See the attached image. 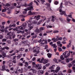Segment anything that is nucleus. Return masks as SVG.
Instances as JSON below:
<instances>
[{"label": "nucleus", "mask_w": 75, "mask_h": 75, "mask_svg": "<svg viewBox=\"0 0 75 75\" xmlns=\"http://www.w3.org/2000/svg\"><path fill=\"white\" fill-rule=\"evenodd\" d=\"M75 60H74V61H73L72 62V64L73 65H74V64H75Z\"/></svg>", "instance_id": "nucleus-59"}, {"label": "nucleus", "mask_w": 75, "mask_h": 75, "mask_svg": "<svg viewBox=\"0 0 75 75\" xmlns=\"http://www.w3.org/2000/svg\"><path fill=\"white\" fill-rule=\"evenodd\" d=\"M68 66H69V68H71L72 67V64L71 63H69L68 64Z\"/></svg>", "instance_id": "nucleus-32"}, {"label": "nucleus", "mask_w": 75, "mask_h": 75, "mask_svg": "<svg viewBox=\"0 0 75 75\" xmlns=\"http://www.w3.org/2000/svg\"><path fill=\"white\" fill-rule=\"evenodd\" d=\"M16 55V52H14L13 53L11 54V56H13V55Z\"/></svg>", "instance_id": "nucleus-64"}, {"label": "nucleus", "mask_w": 75, "mask_h": 75, "mask_svg": "<svg viewBox=\"0 0 75 75\" xmlns=\"http://www.w3.org/2000/svg\"><path fill=\"white\" fill-rule=\"evenodd\" d=\"M50 64L49 63H47V64H45V66L46 67H48V66H49V65H50Z\"/></svg>", "instance_id": "nucleus-62"}, {"label": "nucleus", "mask_w": 75, "mask_h": 75, "mask_svg": "<svg viewBox=\"0 0 75 75\" xmlns=\"http://www.w3.org/2000/svg\"><path fill=\"white\" fill-rule=\"evenodd\" d=\"M18 64V65H19V66H23V64L21 63H19Z\"/></svg>", "instance_id": "nucleus-31"}, {"label": "nucleus", "mask_w": 75, "mask_h": 75, "mask_svg": "<svg viewBox=\"0 0 75 75\" xmlns=\"http://www.w3.org/2000/svg\"><path fill=\"white\" fill-rule=\"evenodd\" d=\"M66 62L67 63L69 62V58H68L65 59Z\"/></svg>", "instance_id": "nucleus-24"}, {"label": "nucleus", "mask_w": 75, "mask_h": 75, "mask_svg": "<svg viewBox=\"0 0 75 75\" xmlns=\"http://www.w3.org/2000/svg\"><path fill=\"white\" fill-rule=\"evenodd\" d=\"M7 35H8L9 37H11V32H8L7 34Z\"/></svg>", "instance_id": "nucleus-45"}, {"label": "nucleus", "mask_w": 75, "mask_h": 75, "mask_svg": "<svg viewBox=\"0 0 75 75\" xmlns=\"http://www.w3.org/2000/svg\"><path fill=\"white\" fill-rule=\"evenodd\" d=\"M19 16L21 18H24V17H25V16H23V15H20Z\"/></svg>", "instance_id": "nucleus-34"}, {"label": "nucleus", "mask_w": 75, "mask_h": 75, "mask_svg": "<svg viewBox=\"0 0 75 75\" xmlns=\"http://www.w3.org/2000/svg\"><path fill=\"white\" fill-rule=\"evenodd\" d=\"M64 57L65 58H67L69 57L67 55H64Z\"/></svg>", "instance_id": "nucleus-48"}, {"label": "nucleus", "mask_w": 75, "mask_h": 75, "mask_svg": "<svg viewBox=\"0 0 75 75\" xmlns=\"http://www.w3.org/2000/svg\"><path fill=\"white\" fill-rule=\"evenodd\" d=\"M69 53H68L67 54V55L69 57L70 56V53L71 52V51L69 50Z\"/></svg>", "instance_id": "nucleus-38"}, {"label": "nucleus", "mask_w": 75, "mask_h": 75, "mask_svg": "<svg viewBox=\"0 0 75 75\" xmlns=\"http://www.w3.org/2000/svg\"><path fill=\"white\" fill-rule=\"evenodd\" d=\"M34 19H35V17L34 18H33L32 17H31L30 18V21H32L33 20H34Z\"/></svg>", "instance_id": "nucleus-35"}, {"label": "nucleus", "mask_w": 75, "mask_h": 75, "mask_svg": "<svg viewBox=\"0 0 75 75\" xmlns=\"http://www.w3.org/2000/svg\"><path fill=\"white\" fill-rule=\"evenodd\" d=\"M12 25V27H16V24H13Z\"/></svg>", "instance_id": "nucleus-56"}, {"label": "nucleus", "mask_w": 75, "mask_h": 75, "mask_svg": "<svg viewBox=\"0 0 75 75\" xmlns=\"http://www.w3.org/2000/svg\"><path fill=\"white\" fill-rule=\"evenodd\" d=\"M10 6V4L9 3L6 4V5H5V4H3V7L4 8H7V7H9Z\"/></svg>", "instance_id": "nucleus-5"}, {"label": "nucleus", "mask_w": 75, "mask_h": 75, "mask_svg": "<svg viewBox=\"0 0 75 75\" xmlns=\"http://www.w3.org/2000/svg\"><path fill=\"white\" fill-rule=\"evenodd\" d=\"M14 32H11V36H13L14 35Z\"/></svg>", "instance_id": "nucleus-30"}, {"label": "nucleus", "mask_w": 75, "mask_h": 75, "mask_svg": "<svg viewBox=\"0 0 75 75\" xmlns=\"http://www.w3.org/2000/svg\"><path fill=\"white\" fill-rule=\"evenodd\" d=\"M24 50V48H21L20 49V51H23Z\"/></svg>", "instance_id": "nucleus-33"}, {"label": "nucleus", "mask_w": 75, "mask_h": 75, "mask_svg": "<svg viewBox=\"0 0 75 75\" xmlns=\"http://www.w3.org/2000/svg\"><path fill=\"white\" fill-rule=\"evenodd\" d=\"M30 71H32L33 74H36V70L33 69H30Z\"/></svg>", "instance_id": "nucleus-13"}, {"label": "nucleus", "mask_w": 75, "mask_h": 75, "mask_svg": "<svg viewBox=\"0 0 75 75\" xmlns=\"http://www.w3.org/2000/svg\"><path fill=\"white\" fill-rule=\"evenodd\" d=\"M68 72H69V73H71V72H72V70L70 69H68Z\"/></svg>", "instance_id": "nucleus-36"}, {"label": "nucleus", "mask_w": 75, "mask_h": 75, "mask_svg": "<svg viewBox=\"0 0 75 75\" xmlns=\"http://www.w3.org/2000/svg\"><path fill=\"white\" fill-rule=\"evenodd\" d=\"M28 13L29 15H34V14H35V12L32 13L31 11H29L28 12Z\"/></svg>", "instance_id": "nucleus-16"}, {"label": "nucleus", "mask_w": 75, "mask_h": 75, "mask_svg": "<svg viewBox=\"0 0 75 75\" xmlns=\"http://www.w3.org/2000/svg\"><path fill=\"white\" fill-rule=\"evenodd\" d=\"M45 49H48V46L47 45H46L45 46Z\"/></svg>", "instance_id": "nucleus-51"}, {"label": "nucleus", "mask_w": 75, "mask_h": 75, "mask_svg": "<svg viewBox=\"0 0 75 75\" xmlns=\"http://www.w3.org/2000/svg\"><path fill=\"white\" fill-rule=\"evenodd\" d=\"M6 8H4V9L2 10V12H5V11H6Z\"/></svg>", "instance_id": "nucleus-40"}, {"label": "nucleus", "mask_w": 75, "mask_h": 75, "mask_svg": "<svg viewBox=\"0 0 75 75\" xmlns=\"http://www.w3.org/2000/svg\"><path fill=\"white\" fill-rule=\"evenodd\" d=\"M1 50H5V47H1L0 48Z\"/></svg>", "instance_id": "nucleus-57"}, {"label": "nucleus", "mask_w": 75, "mask_h": 75, "mask_svg": "<svg viewBox=\"0 0 75 75\" xmlns=\"http://www.w3.org/2000/svg\"><path fill=\"white\" fill-rule=\"evenodd\" d=\"M52 40L53 41V42H56L57 41H58V40L57 39V36L56 37V38H53L52 39Z\"/></svg>", "instance_id": "nucleus-11"}, {"label": "nucleus", "mask_w": 75, "mask_h": 75, "mask_svg": "<svg viewBox=\"0 0 75 75\" xmlns=\"http://www.w3.org/2000/svg\"><path fill=\"white\" fill-rule=\"evenodd\" d=\"M58 50L59 51H62V48H60L59 47H58Z\"/></svg>", "instance_id": "nucleus-46"}, {"label": "nucleus", "mask_w": 75, "mask_h": 75, "mask_svg": "<svg viewBox=\"0 0 75 75\" xmlns=\"http://www.w3.org/2000/svg\"><path fill=\"white\" fill-rule=\"evenodd\" d=\"M44 28H45L44 27H41L40 28V30H44Z\"/></svg>", "instance_id": "nucleus-44"}, {"label": "nucleus", "mask_w": 75, "mask_h": 75, "mask_svg": "<svg viewBox=\"0 0 75 75\" xmlns=\"http://www.w3.org/2000/svg\"><path fill=\"white\" fill-rule=\"evenodd\" d=\"M27 42V40L24 41L22 42V43L23 44H26Z\"/></svg>", "instance_id": "nucleus-37"}, {"label": "nucleus", "mask_w": 75, "mask_h": 75, "mask_svg": "<svg viewBox=\"0 0 75 75\" xmlns=\"http://www.w3.org/2000/svg\"><path fill=\"white\" fill-rule=\"evenodd\" d=\"M44 42H44V43H43L41 42V44H42V45H44V44H47V43H48V42H47V40H45Z\"/></svg>", "instance_id": "nucleus-25"}, {"label": "nucleus", "mask_w": 75, "mask_h": 75, "mask_svg": "<svg viewBox=\"0 0 75 75\" xmlns=\"http://www.w3.org/2000/svg\"><path fill=\"white\" fill-rule=\"evenodd\" d=\"M63 4L62 3V2L61 3V4L59 7V9H60L59 10V12L60 13V15H61L62 16L63 15H64V16H66V17H67V14H66V12L62 10L61 9L62 8Z\"/></svg>", "instance_id": "nucleus-2"}, {"label": "nucleus", "mask_w": 75, "mask_h": 75, "mask_svg": "<svg viewBox=\"0 0 75 75\" xmlns=\"http://www.w3.org/2000/svg\"><path fill=\"white\" fill-rule=\"evenodd\" d=\"M2 42H6V41H7V39H2Z\"/></svg>", "instance_id": "nucleus-43"}, {"label": "nucleus", "mask_w": 75, "mask_h": 75, "mask_svg": "<svg viewBox=\"0 0 75 75\" xmlns=\"http://www.w3.org/2000/svg\"><path fill=\"white\" fill-rule=\"evenodd\" d=\"M27 6V4L25 3L24 5H18V6H16V7L18 8H21V6H24V7H26Z\"/></svg>", "instance_id": "nucleus-6"}, {"label": "nucleus", "mask_w": 75, "mask_h": 75, "mask_svg": "<svg viewBox=\"0 0 75 75\" xmlns=\"http://www.w3.org/2000/svg\"><path fill=\"white\" fill-rule=\"evenodd\" d=\"M57 41H61L62 39V38L61 37H59V36H57Z\"/></svg>", "instance_id": "nucleus-19"}, {"label": "nucleus", "mask_w": 75, "mask_h": 75, "mask_svg": "<svg viewBox=\"0 0 75 75\" xmlns=\"http://www.w3.org/2000/svg\"><path fill=\"white\" fill-rule=\"evenodd\" d=\"M48 60L47 59H45L44 60V61L43 62V64H47V63H48Z\"/></svg>", "instance_id": "nucleus-14"}, {"label": "nucleus", "mask_w": 75, "mask_h": 75, "mask_svg": "<svg viewBox=\"0 0 75 75\" xmlns=\"http://www.w3.org/2000/svg\"><path fill=\"white\" fill-rule=\"evenodd\" d=\"M58 3H59L58 2H57V1H55L54 2L55 4H56V5H57V4H58Z\"/></svg>", "instance_id": "nucleus-52"}, {"label": "nucleus", "mask_w": 75, "mask_h": 75, "mask_svg": "<svg viewBox=\"0 0 75 75\" xmlns=\"http://www.w3.org/2000/svg\"><path fill=\"white\" fill-rule=\"evenodd\" d=\"M5 67V64L3 65V66L2 67V69L0 70L2 71H5V69H6V68Z\"/></svg>", "instance_id": "nucleus-12"}, {"label": "nucleus", "mask_w": 75, "mask_h": 75, "mask_svg": "<svg viewBox=\"0 0 75 75\" xmlns=\"http://www.w3.org/2000/svg\"><path fill=\"white\" fill-rule=\"evenodd\" d=\"M38 72L40 74H42L44 73V70H39L38 71Z\"/></svg>", "instance_id": "nucleus-18"}, {"label": "nucleus", "mask_w": 75, "mask_h": 75, "mask_svg": "<svg viewBox=\"0 0 75 75\" xmlns=\"http://www.w3.org/2000/svg\"><path fill=\"white\" fill-rule=\"evenodd\" d=\"M17 57L18 59H20V57H21V56H20V55H18L17 56Z\"/></svg>", "instance_id": "nucleus-58"}, {"label": "nucleus", "mask_w": 75, "mask_h": 75, "mask_svg": "<svg viewBox=\"0 0 75 75\" xmlns=\"http://www.w3.org/2000/svg\"><path fill=\"white\" fill-rule=\"evenodd\" d=\"M52 28V26L51 25H48L47 26V28Z\"/></svg>", "instance_id": "nucleus-60"}, {"label": "nucleus", "mask_w": 75, "mask_h": 75, "mask_svg": "<svg viewBox=\"0 0 75 75\" xmlns=\"http://www.w3.org/2000/svg\"><path fill=\"white\" fill-rule=\"evenodd\" d=\"M25 11H23V14H27V11H28V10H28V9H24Z\"/></svg>", "instance_id": "nucleus-15"}, {"label": "nucleus", "mask_w": 75, "mask_h": 75, "mask_svg": "<svg viewBox=\"0 0 75 75\" xmlns=\"http://www.w3.org/2000/svg\"><path fill=\"white\" fill-rule=\"evenodd\" d=\"M39 31V30L38 29L36 28L35 30V32L37 33V32H38Z\"/></svg>", "instance_id": "nucleus-50"}, {"label": "nucleus", "mask_w": 75, "mask_h": 75, "mask_svg": "<svg viewBox=\"0 0 75 75\" xmlns=\"http://www.w3.org/2000/svg\"><path fill=\"white\" fill-rule=\"evenodd\" d=\"M35 67H36V68H38V67H39V64H35Z\"/></svg>", "instance_id": "nucleus-61"}, {"label": "nucleus", "mask_w": 75, "mask_h": 75, "mask_svg": "<svg viewBox=\"0 0 75 75\" xmlns=\"http://www.w3.org/2000/svg\"><path fill=\"white\" fill-rule=\"evenodd\" d=\"M28 27H30V26L33 24V21L29 20L28 22Z\"/></svg>", "instance_id": "nucleus-7"}, {"label": "nucleus", "mask_w": 75, "mask_h": 75, "mask_svg": "<svg viewBox=\"0 0 75 75\" xmlns=\"http://www.w3.org/2000/svg\"><path fill=\"white\" fill-rule=\"evenodd\" d=\"M53 61H54V62H57V59L56 58L54 59H53Z\"/></svg>", "instance_id": "nucleus-63"}, {"label": "nucleus", "mask_w": 75, "mask_h": 75, "mask_svg": "<svg viewBox=\"0 0 75 75\" xmlns=\"http://www.w3.org/2000/svg\"><path fill=\"white\" fill-rule=\"evenodd\" d=\"M26 25H27V24L25 23H24L23 24L22 26L23 27H25Z\"/></svg>", "instance_id": "nucleus-26"}, {"label": "nucleus", "mask_w": 75, "mask_h": 75, "mask_svg": "<svg viewBox=\"0 0 75 75\" xmlns=\"http://www.w3.org/2000/svg\"><path fill=\"white\" fill-rule=\"evenodd\" d=\"M47 55L48 58H51V56H52V54L49 53H48Z\"/></svg>", "instance_id": "nucleus-17"}, {"label": "nucleus", "mask_w": 75, "mask_h": 75, "mask_svg": "<svg viewBox=\"0 0 75 75\" xmlns=\"http://www.w3.org/2000/svg\"><path fill=\"white\" fill-rule=\"evenodd\" d=\"M55 18L53 16H52V21L54 22V21H55Z\"/></svg>", "instance_id": "nucleus-22"}, {"label": "nucleus", "mask_w": 75, "mask_h": 75, "mask_svg": "<svg viewBox=\"0 0 75 75\" xmlns=\"http://www.w3.org/2000/svg\"><path fill=\"white\" fill-rule=\"evenodd\" d=\"M28 6L30 7H28L27 8V9H28V10H30V11H31L32 10H34V9L33 8L32 4H29L28 5Z\"/></svg>", "instance_id": "nucleus-3"}, {"label": "nucleus", "mask_w": 75, "mask_h": 75, "mask_svg": "<svg viewBox=\"0 0 75 75\" xmlns=\"http://www.w3.org/2000/svg\"><path fill=\"white\" fill-rule=\"evenodd\" d=\"M45 5L46 6H47V7H46V8L47 10H50H50H52V9H51V8H50V4L48 3H46Z\"/></svg>", "instance_id": "nucleus-4"}, {"label": "nucleus", "mask_w": 75, "mask_h": 75, "mask_svg": "<svg viewBox=\"0 0 75 75\" xmlns=\"http://www.w3.org/2000/svg\"><path fill=\"white\" fill-rule=\"evenodd\" d=\"M32 64H33V66L34 67H35V65H36V64H35V62H33Z\"/></svg>", "instance_id": "nucleus-54"}, {"label": "nucleus", "mask_w": 75, "mask_h": 75, "mask_svg": "<svg viewBox=\"0 0 75 75\" xmlns=\"http://www.w3.org/2000/svg\"><path fill=\"white\" fill-rule=\"evenodd\" d=\"M63 75V74H62V73H61V72H59L58 74V75Z\"/></svg>", "instance_id": "nucleus-55"}, {"label": "nucleus", "mask_w": 75, "mask_h": 75, "mask_svg": "<svg viewBox=\"0 0 75 75\" xmlns=\"http://www.w3.org/2000/svg\"><path fill=\"white\" fill-rule=\"evenodd\" d=\"M5 49L7 50H9V47L7 46H6L5 47Z\"/></svg>", "instance_id": "nucleus-39"}, {"label": "nucleus", "mask_w": 75, "mask_h": 75, "mask_svg": "<svg viewBox=\"0 0 75 75\" xmlns=\"http://www.w3.org/2000/svg\"><path fill=\"white\" fill-rule=\"evenodd\" d=\"M2 58L3 59H4V58H5V57H7V56H8V55L7 56H6V53H5L4 52L3 53H2Z\"/></svg>", "instance_id": "nucleus-8"}, {"label": "nucleus", "mask_w": 75, "mask_h": 75, "mask_svg": "<svg viewBox=\"0 0 75 75\" xmlns=\"http://www.w3.org/2000/svg\"><path fill=\"white\" fill-rule=\"evenodd\" d=\"M59 70H60V67L58 66L57 67L56 70L55 71V72L56 73H57V72H58Z\"/></svg>", "instance_id": "nucleus-10"}, {"label": "nucleus", "mask_w": 75, "mask_h": 75, "mask_svg": "<svg viewBox=\"0 0 75 75\" xmlns=\"http://www.w3.org/2000/svg\"><path fill=\"white\" fill-rule=\"evenodd\" d=\"M59 32V31H58V30H54L53 31V33H58Z\"/></svg>", "instance_id": "nucleus-41"}, {"label": "nucleus", "mask_w": 75, "mask_h": 75, "mask_svg": "<svg viewBox=\"0 0 75 75\" xmlns=\"http://www.w3.org/2000/svg\"><path fill=\"white\" fill-rule=\"evenodd\" d=\"M68 18V17L67 16V21L68 22H70V20H71V19H70L69 18Z\"/></svg>", "instance_id": "nucleus-42"}, {"label": "nucleus", "mask_w": 75, "mask_h": 75, "mask_svg": "<svg viewBox=\"0 0 75 75\" xmlns=\"http://www.w3.org/2000/svg\"><path fill=\"white\" fill-rule=\"evenodd\" d=\"M36 49L38 50V51L37 50V49H35V47H34L33 49V52H36V53H35L34 54V56H35V57H37V54H39V53H40V51L39 50H40V47H38V45L36 46Z\"/></svg>", "instance_id": "nucleus-1"}, {"label": "nucleus", "mask_w": 75, "mask_h": 75, "mask_svg": "<svg viewBox=\"0 0 75 75\" xmlns=\"http://www.w3.org/2000/svg\"><path fill=\"white\" fill-rule=\"evenodd\" d=\"M41 17V16L39 15L38 16H35V19H36L37 20H39L40 19V17Z\"/></svg>", "instance_id": "nucleus-9"}, {"label": "nucleus", "mask_w": 75, "mask_h": 75, "mask_svg": "<svg viewBox=\"0 0 75 75\" xmlns=\"http://www.w3.org/2000/svg\"><path fill=\"white\" fill-rule=\"evenodd\" d=\"M54 67H55V65H52V66L51 67L49 68V69H53L54 68Z\"/></svg>", "instance_id": "nucleus-27"}, {"label": "nucleus", "mask_w": 75, "mask_h": 75, "mask_svg": "<svg viewBox=\"0 0 75 75\" xmlns=\"http://www.w3.org/2000/svg\"><path fill=\"white\" fill-rule=\"evenodd\" d=\"M23 27L22 26L18 27V30H23Z\"/></svg>", "instance_id": "nucleus-20"}, {"label": "nucleus", "mask_w": 75, "mask_h": 75, "mask_svg": "<svg viewBox=\"0 0 75 75\" xmlns=\"http://www.w3.org/2000/svg\"><path fill=\"white\" fill-rule=\"evenodd\" d=\"M6 42H7L8 44H11V41L10 40H7L6 41Z\"/></svg>", "instance_id": "nucleus-29"}, {"label": "nucleus", "mask_w": 75, "mask_h": 75, "mask_svg": "<svg viewBox=\"0 0 75 75\" xmlns=\"http://www.w3.org/2000/svg\"><path fill=\"white\" fill-rule=\"evenodd\" d=\"M0 28H1V29H4V26L2 25H0Z\"/></svg>", "instance_id": "nucleus-23"}, {"label": "nucleus", "mask_w": 75, "mask_h": 75, "mask_svg": "<svg viewBox=\"0 0 75 75\" xmlns=\"http://www.w3.org/2000/svg\"><path fill=\"white\" fill-rule=\"evenodd\" d=\"M14 41L15 42H16V41H18V39H15L14 40Z\"/></svg>", "instance_id": "nucleus-49"}, {"label": "nucleus", "mask_w": 75, "mask_h": 75, "mask_svg": "<svg viewBox=\"0 0 75 75\" xmlns=\"http://www.w3.org/2000/svg\"><path fill=\"white\" fill-rule=\"evenodd\" d=\"M64 41H67V39L65 37H64L63 38Z\"/></svg>", "instance_id": "nucleus-47"}, {"label": "nucleus", "mask_w": 75, "mask_h": 75, "mask_svg": "<svg viewBox=\"0 0 75 75\" xmlns=\"http://www.w3.org/2000/svg\"><path fill=\"white\" fill-rule=\"evenodd\" d=\"M60 59L62 60H64V56L63 55H61L60 56Z\"/></svg>", "instance_id": "nucleus-28"}, {"label": "nucleus", "mask_w": 75, "mask_h": 75, "mask_svg": "<svg viewBox=\"0 0 75 75\" xmlns=\"http://www.w3.org/2000/svg\"><path fill=\"white\" fill-rule=\"evenodd\" d=\"M52 47H53L54 48H56L57 46L56 45V44L54 43V44H53L52 45Z\"/></svg>", "instance_id": "nucleus-21"}, {"label": "nucleus", "mask_w": 75, "mask_h": 75, "mask_svg": "<svg viewBox=\"0 0 75 75\" xmlns=\"http://www.w3.org/2000/svg\"><path fill=\"white\" fill-rule=\"evenodd\" d=\"M5 71H6L7 72H10V70L7 69H5Z\"/></svg>", "instance_id": "nucleus-53"}]
</instances>
